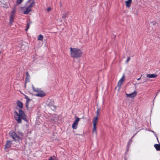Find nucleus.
<instances>
[{
    "label": "nucleus",
    "mask_w": 160,
    "mask_h": 160,
    "mask_svg": "<svg viewBox=\"0 0 160 160\" xmlns=\"http://www.w3.org/2000/svg\"><path fill=\"white\" fill-rule=\"evenodd\" d=\"M17 105L20 108H22L23 106V104L22 102L20 101H18L17 102Z\"/></svg>",
    "instance_id": "nucleus-17"
},
{
    "label": "nucleus",
    "mask_w": 160,
    "mask_h": 160,
    "mask_svg": "<svg viewBox=\"0 0 160 160\" xmlns=\"http://www.w3.org/2000/svg\"><path fill=\"white\" fill-rule=\"evenodd\" d=\"M70 55L73 58H78L81 56L82 52L79 49L76 48H70Z\"/></svg>",
    "instance_id": "nucleus-2"
},
{
    "label": "nucleus",
    "mask_w": 160,
    "mask_h": 160,
    "mask_svg": "<svg viewBox=\"0 0 160 160\" xmlns=\"http://www.w3.org/2000/svg\"><path fill=\"white\" fill-rule=\"evenodd\" d=\"M99 110H100L99 109H98L97 111V116H98H98L99 114Z\"/></svg>",
    "instance_id": "nucleus-27"
},
{
    "label": "nucleus",
    "mask_w": 160,
    "mask_h": 160,
    "mask_svg": "<svg viewBox=\"0 0 160 160\" xmlns=\"http://www.w3.org/2000/svg\"><path fill=\"white\" fill-rule=\"evenodd\" d=\"M0 2L3 5V7L5 8H8L9 6V4L6 0H0Z\"/></svg>",
    "instance_id": "nucleus-6"
},
{
    "label": "nucleus",
    "mask_w": 160,
    "mask_h": 160,
    "mask_svg": "<svg viewBox=\"0 0 160 160\" xmlns=\"http://www.w3.org/2000/svg\"><path fill=\"white\" fill-rule=\"evenodd\" d=\"M51 10V8L50 7H49L47 8V10L48 12H49Z\"/></svg>",
    "instance_id": "nucleus-29"
},
{
    "label": "nucleus",
    "mask_w": 160,
    "mask_h": 160,
    "mask_svg": "<svg viewBox=\"0 0 160 160\" xmlns=\"http://www.w3.org/2000/svg\"><path fill=\"white\" fill-rule=\"evenodd\" d=\"M48 160H53V159L52 158V157H51Z\"/></svg>",
    "instance_id": "nucleus-31"
},
{
    "label": "nucleus",
    "mask_w": 160,
    "mask_h": 160,
    "mask_svg": "<svg viewBox=\"0 0 160 160\" xmlns=\"http://www.w3.org/2000/svg\"><path fill=\"white\" fill-rule=\"evenodd\" d=\"M98 117L96 116L94 118V119L93 120V125L96 126L98 122Z\"/></svg>",
    "instance_id": "nucleus-14"
},
{
    "label": "nucleus",
    "mask_w": 160,
    "mask_h": 160,
    "mask_svg": "<svg viewBox=\"0 0 160 160\" xmlns=\"http://www.w3.org/2000/svg\"><path fill=\"white\" fill-rule=\"evenodd\" d=\"M14 113V118L18 123H21L22 119L27 122L26 116L22 110L19 109L18 112L15 111Z\"/></svg>",
    "instance_id": "nucleus-1"
},
{
    "label": "nucleus",
    "mask_w": 160,
    "mask_h": 160,
    "mask_svg": "<svg viewBox=\"0 0 160 160\" xmlns=\"http://www.w3.org/2000/svg\"><path fill=\"white\" fill-rule=\"evenodd\" d=\"M147 80L145 78H144V79L143 82H142V83H144L145 82H147Z\"/></svg>",
    "instance_id": "nucleus-28"
},
{
    "label": "nucleus",
    "mask_w": 160,
    "mask_h": 160,
    "mask_svg": "<svg viewBox=\"0 0 160 160\" xmlns=\"http://www.w3.org/2000/svg\"><path fill=\"white\" fill-rule=\"evenodd\" d=\"M14 17V15L11 14L10 19V24H12L13 21V19Z\"/></svg>",
    "instance_id": "nucleus-16"
},
{
    "label": "nucleus",
    "mask_w": 160,
    "mask_h": 160,
    "mask_svg": "<svg viewBox=\"0 0 160 160\" xmlns=\"http://www.w3.org/2000/svg\"><path fill=\"white\" fill-rule=\"evenodd\" d=\"M154 146L157 150H160V144H155Z\"/></svg>",
    "instance_id": "nucleus-20"
},
{
    "label": "nucleus",
    "mask_w": 160,
    "mask_h": 160,
    "mask_svg": "<svg viewBox=\"0 0 160 160\" xmlns=\"http://www.w3.org/2000/svg\"><path fill=\"white\" fill-rule=\"evenodd\" d=\"M30 23H27V26H26L27 28L25 29L26 31H27V30L29 29V27H30Z\"/></svg>",
    "instance_id": "nucleus-24"
},
{
    "label": "nucleus",
    "mask_w": 160,
    "mask_h": 160,
    "mask_svg": "<svg viewBox=\"0 0 160 160\" xmlns=\"http://www.w3.org/2000/svg\"><path fill=\"white\" fill-rule=\"evenodd\" d=\"M130 60V57H128V58L127 60V62H128Z\"/></svg>",
    "instance_id": "nucleus-30"
},
{
    "label": "nucleus",
    "mask_w": 160,
    "mask_h": 160,
    "mask_svg": "<svg viewBox=\"0 0 160 160\" xmlns=\"http://www.w3.org/2000/svg\"><path fill=\"white\" fill-rule=\"evenodd\" d=\"M43 38V36L41 35H39L38 37V40H42Z\"/></svg>",
    "instance_id": "nucleus-21"
},
{
    "label": "nucleus",
    "mask_w": 160,
    "mask_h": 160,
    "mask_svg": "<svg viewBox=\"0 0 160 160\" xmlns=\"http://www.w3.org/2000/svg\"><path fill=\"white\" fill-rule=\"evenodd\" d=\"M9 135L16 142L22 140L23 138V134L22 133H19L18 134L14 131H11L9 133Z\"/></svg>",
    "instance_id": "nucleus-3"
},
{
    "label": "nucleus",
    "mask_w": 160,
    "mask_h": 160,
    "mask_svg": "<svg viewBox=\"0 0 160 160\" xmlns=\"http://www.w3.org/2000/svg\"><path fill=\"white\" fill-rule=\"evenodd\" d=\"M1 53V52H0V54Z\"/></svg>",
    "instance_id": "nucleus-38"
},
{
    "label": "nucleus",
    "mask_w": 160,
    "mask_h": 160,
    "mask_svg": "<svg viewBox=\"0 0 160 160\" xmlns=\"http://www.w3.org/2000/svg\"><path fill=\"white\" fill-rule=\"evenodd\" d=\"M131 142H132V140H131V139H130V140L129 141V142H128V143H131Z\"/></svg>",
    "instance_id": "nucleus-33"
},
{
    "label": "nucleus",
    "mask_w": 160,
    "mask_h": 160,
    "mask_svg": "<svg viewBox=\"0 0 160 160\" xmlns=\"http://www.w3.org/2000/svg\"><path fill=\"white\" fill-rule=\"evenodd\" d=\"M35 1L34 0H29L26 3V6L31 9L34 5Z\"/></svg>",
    "instance_id": "nucleus-5"
},
{
    "label": "nucleus",
    "mask_w": 160,
    "mask_h": 160,
    "mask_svg": "<svg viewBox=\"0 0 160 160\" xmlns=\"http://www.w3.org/2000/svg\"><path fill=\"white\" fill-rule=\"evenodd\" d=\"M157 75L156 74H148L147 75V77L148 78H152L157 77Z\"/></svg>",
    "instance_id": "nucleus-13"
},
{
    "label": "nucleus",
    "mask_w": 160,
    "mask_h": 160,
    "mask_svg": "<svg viewBox=\"0 0 160 160\" xmlns=\"http://www.w3.org/2000/svg\"><path fill=\"white\" fill-rule=\"evenodd\" d=\"M51 108L52 110H54L56 109V107L54 106H51Z\"/></svg>",
    "instance_id": "nucleus-26"
},
{
    "label": "nucleus",
    "mask_w": 160,
    "mask_h": 160,
    "mask_svg": "<svg viewBox=\"0 0 160 160\" xmlns=\"http://www.w3.org/2000/svg\"><path fill=\"white\" fill-rule=\"evenodd\" d=\"M137 92L136 91H134L133 92L130 94H126V97L130 98H133L135 97L137 95Z\"/></svg>",
    "instance_id": "nucleus-9"
},
{
    "label": "nucleus",
    "mask_w": 160,
    "mask_h": 160,
    "mask_svg": "<svg viewBox=\"0 0 160 160\" xmlns=\"http://www.w3.org/2000/svg\"><path fill=\"white\" fill-rule=\"evenodd\" d=\"M124 78H125V76L124 75H123L122 76V77L120 79V80L118 82V83L117 86L118 87H119V89L120 88L122 84L123 83V82L124 81Z\"/></svg>",
    "instance_id": "nucleus-8"
},
{
    "label": "nucleus",
    "mask_w": 160,
    "mask_h": 160,
    "mask_svg": "<svg viewBox=\"0 0 160 160\" xmlns=\"http://www.w3.org/2000/svg\"><path fill=\"white\" fill-rule=\"evenodd\" d=\"M25 98L26 99V106L28 107V102L30 100V99L28 98V96H25Z\"/></svg>",
    "instance_id": "nucleus-18"
},
{
    "label": "nucleus",
    "mask_w": 160,
    "mask_h": 160,
    "mask_svg": "<svg viewBox=\"0 0 160 160\" xmlns=\"http://www.w3.org/2000/svg\"><path fill=\"white\" fill-rule=\"evenodd\" d=\"M16 9L14 8H13L12 10L11 14L15 15L16 12Z\"/></svg>",
    "instance_id": "nucleus-23"
},
{
    "label": "nucleus",
    "mask_w": 160,
    "mask_h": 160,
    "mask_svg": "<svg viewBox=\"0 0 160 160\" xmlns=\"http://www.w3.org/2000/svg\"><path fill=\"white\" fill-rule=\"evenodd\" d=\"M45 95L44 92L41 90V89L38 91L36 94V96L38 97H43Z\"/></svg>",
    "instance_id": "nucleus-7"
},
{
    "label": "nucleus",
    "mask_w": 160,
    "mask_h": 160,
    "mask_svg": "<svg viewBox=\"0 0 160 160\" xmlns=\"http://www.w3.org/2000/svg\"><path fill=\"white\" fill-rule=\"evenodd\" d=\"M23 0H17V3L19 4H20L22 1Z\"/></svg>",
    "instance_id": "nucleus-25"
},
{
    "label": "nucleus",
    "mask_w": 160,
    "mask_h": 160,
    "mask_svg": "<svg viewBox=\"0 0 160 160\" xmlns=\"http://www.w3.org/2000/svg\"><path fill=\"white\" fill-rule=\"evenodd\" d=\"M151 132H153V133H154V132L153 131H151Z\"/></svg>",
    "instance_id": "nucleus-34"
},
{
    "label": "nucleus",
    "mask_w": 160,
    "mask_h": 160,
    "mask_svg": "<svg viewBox=\"0 0 160 160\" xmlns=\"http://www.w3.org/2000/svg\"><path fill=\"white\" fill-rule=\"evenodd\" d=\"M156 136V137L157 138V140H158V137Z\"/></svg>",
    "instance_id": "nucleus-35"
},
{
    "label": "nucleus",
    "mask_w": 160,
    "mask_h": 160,
    "mask_svg": "<svg viewBox=\"0 0 160 160\" xmlns=\"http://www.w3.org/2000/svg\"><path fill=\"white\" fill-rule=\"evenodd\" d=\"M12 142L11 141H8L7 142L6 144L5 148H9L11 146Z\"/></svg>",
    "instance_id": "nucleus-10"
},
{
    "label": "nucleus",
    "mask_w": 160,
    "mask_h": 160,
    "mask_svg": "<svg viewBox=\"0 0 160 160\" xmlns=\"http://www.w3.org/2000/svg\"><path fill=\"white\" fill-rule=\"evenodd\" d=\"M75 120L72 126V128L75 129L77 128L78 123L80 120V118L77 117L76 116L75 117Z\"/></svg>",
    "instance_id": "nucleus-4"
},
{
    "label": "nucleus",
    "mask_w": 160,
    "mask_h": 160,
    "mask_svg": "<svg viewBox=\"0 0 160 160\" xmlns=\"http://www.w3.org/2000/svg\"><path fill=\"white\" fill-rule=\"evenodd\" d=\"M93 134H96L97 132V131L96 129V126H93V130L92 131Z\"/></svg>",
    "instance_id": "nucleus-22"
},
{
    "label": "nucleus",
    "mask_w": 160,
    "mask_h": 160,
    "mask_svg": "<svg viewBox=\"0 0 160 160\" xmlns=\"http://www.w3.org/2000/svg\"><path fill=\"white\" fill-rule=\"evenodd\" d=\"M134 136H133L132 137V138L133 137H134Z\"/></svg>",
    "instance_id": "nucleus-37"
},
{
    "label": "nucleus",
    "mask_w": 160,
    "mask_h": 160,
    "mask_svg": "<svg viewBox=\"0 0 160 160\" xmlns=\"http://www.w3.org/2000/svg\"><path fill=\"white\" fill-rule=\"evenodd\" d=\"M26 7H27L26 9L23 12V13L25 14H28L31 10V8H29L27 6Z\"/></svg>",
    "instance_id": "nucleus-11"
},
{
    "label": "nucleus",
    "mask_w": 160,
    "mask_h": 160,
    "mask_svg": "<svg viewBox=\"0 0 160 160\" xmlns=\"http://www.w3.org/2000/svg\"><path fill=\"white\" fill-rule=\"evenodd\" d=\"M142 76V75H141V77L140 78H138L137 79V80L139 81V80H140V79H141V78Z\"/></svg>",
    "instance_id": "nucleus-32"
},
{
    "label": "nucleus",
    "mask_w": 160,
    "mask_h": 160,
    "mask_svg": "<svg viewBox=\"0 0 160 160\" xmlns=\"http://www.w3.org/2000/svg\"><path fill=\"white\" fill-rule=\"evenodd\" d=\"M132 1V0H128L125 1L126 6L127 7L129 8L130 6Z\"/></svg>",
    "instance_id": "nucleus-12"
},
{
    "label": "nucleus",
    "mask_w": 160,
    "mask_h": 160,
    "mask_svg": "<svg viewBox=\"0 0 160 160\" xmlns=\"http://www.w3.org/2000/svg\"><path fill=\"white\" fill-rule=\"evenodd\" d=\"M53 157L54 158H55V156H53Z\"/></svg>",
    "instance_id": "nucleus-36"
},
{
    "label": "nucleus",
    "mask_w": 160,
    "mask_h": 160,
    "mask_svg": "<svg viewBox=\"0 0 160 160\" xmlns=\"http://www.w3.org/2000/svg\"><path fill=\"white\" fill-rule=\"evenodd\" d=\"M26 77L25 78L26 80V82H29L30 76L28 73V72H27L26 73Z\"/></svg>",
    "instance_id": "nucleus-15"
},
{
    "label": "nucleus",
    "mask_w": 160,
    "mask_h": 160,
    "mask_svg": "<svg viewBox=\"0 0 160 160\" xmlns=\"http://www.w3.org/2000/svg\"><path fill=\"white\" fill-rule=\"evenodd\" d=\"M32 88L33 91L37 93L40 89V88H34L33 85H32Z\"/></svg>",
    "instance_id": "nucleus-19"
}]
</instances>
